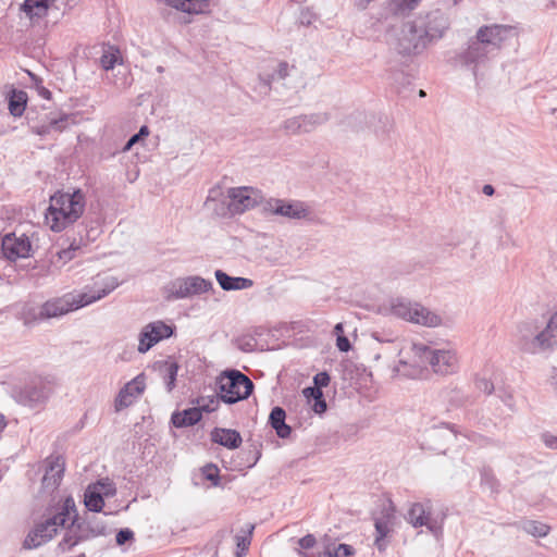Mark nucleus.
I'll return each mask as SVG.
<instances>
[{
    "label": "nucleus",
    "instance_id": "obj_2",
    "mask_svg": "<svg viewBox=\"0 0 557 557\" xmlns=\"http://www.w3.org/2000/svg\"><path fill=\"white\" fill-rule=\"evenodd\" d=\"M119 282L113 276L97 278L92 287H86V292L66 293L61 297L47 300L40 307L37 318L40 320L59 318L71 311L88 306L113 292Z\"/></svg>",
    "mask_w": 557,
    "mask_h": 557
},
{
    "label": "nucleus",
    "instance_id": "obj_58",
    "mask_svg": "<svg viewBox=\"0 0 557 557\" xmlns=\"http://www.w3.org/2000/svg\"><path fill=\"white\" fill-rule=\"evenodd\" d=\"M543 441L548 448L557 449V436L544 434Z\"/></svg>",
    "mask_w": 557,
    "mask_h": 557
},
{
    "label": "nucleus",
    "instance_id": "obj_15",
    "mask_svg": "<svg viewBox=\"0 0 557 557\" xmlns=\"http://www.w3.org/2000/svg\"><path fill=\"white\" fill-rule=\"evenodd\" d=\"M212 282L201 276H187L173 281L169 287V299H184L207 293Z\"/></svg>",
    "mask_w": 557,
    "mask_h": 557
},
{
    "label": "nucleus",
    "instance_id": "obj_44",
    "mask_svg": "<svg viewBox=\"0 0 557 557\" xmlns=\"http://www.w3.org/2000/svg\"><path fill=\"white\" fill-rule=\"evenodd\" d=\"M92 485L101 488V493L104 497H112L116 494L115 484L110 479L99 480L92 483Z\"/></svg>",
    "mask_w": 557,
    "mask_h": 557
},
{
    "label": "nucleus",
    "instance_id": "obj_64",
    "mask_svg": "<svg viewBox=\"0 0 557 557\" xmlns=\"http://www.w3.org/2000/svg\"><path fill=\"white\" fill-rule=\"evenodd\" d=\"M334 333L336 334L337 337H338V335H344V326L342 323H337L334 326Z\"/></svg>",
    "mask_w": 557,
    "mask_h": 557
},
{
    "label": "nucleus",
    "instance_id": "obj_18",
    "mask_svg": "<svg viewBox=\"0 0 557 557\" xmlns=\"http://www.w3.org/2000/svg\"><path fill=\"white\" fill-rule=\"evenodd\" d=\"M69 521H71V523L65 527L64 535L58 545V548L63 553L72 550L82 542L96 537L89 534V528H87L86 523L79 518L76 508L75 511L71 510V518Z\"/></svg>",
    "mask_w": 557,
    "mask_h": 557
},
{
    "label": "nucleus",
    "instance_id": "obj_34",
    "mask_svg": "<svg viewBox=\"0 0 557 557\" xmlns=\"http://www.w3.org/2000/svg\"><path fill=\"white\" fill-rule=\"evenodd\" d=\"M121 62V52L114 46H108L103 49V53L100 57V64L104 71L112 70L115 64Z\"/></svg>",
    "mask_w": 557,
    "mask_h": 557
},
{
    "label": "nucleus",
    "instance_id": "obj_19",
    "mask_svg": "<svg viewBox=\"0 0 557 557\" xmlns=\"http://www.w3.org/2000/svg\"><path fill=\"white\" fill-rule=\"evenodd\" d=\"M263 211L293 220L306 219L310 213L309 209L302 201H286L277 198H269L264 200Z\"/></svg>",
    "mask_w": 557,
    "mask_h": 557
},
{
    "label": "nucleus",
    "instance_id": "obj_39",
    "mask_svg": "<svg viewBox=\"0 0 557 557\" xmlns=\"http://www.w3.org/2000/svg\"><path fill=\"white\" fill-rule=\"evenodd\" d=\"M123 387H129L127 394L136 399L144 393L146 387L144 374L137 375L132 381L127 382Z\"/></svg>",
    "mask_w": 557,
    "mask_h": 557
},
{
    "label": "nucleus",
    "instance_id": "obj_50",
    "mask_svg": "<svg viewBox=\"0 0 557 557\" xmlns=\"http://www.w3.org/2000/svg\"><path fill=\"white\" fill-rule=\"evenodd\" d=\"M330 374L325 371L317 373L313 377L314 387L320 389L326 387L330 384Z\"/></svg>",
    "mask_w": 557,
    "mask_h": 557
},
{
    "label": "nucleus",
    "instance_id": "obj_6",
    "mask_svg": "<svg viewBox=\"0 0 557 557\" xmlns=\"http://www.w3.org/2000/svg\"><path fill=\"white\" fill-rule=\"evenodd\" d=\"M53 393L52 381L46 376H33L12 389L13 399L32 409L42 408Z\"/></svg>",
    "mask_w": 557,
    "mask_h": 557
},
{
    "label": "nucleus",
    "instance_id": "obj_30",
    "mask_svg": "<svg viewBox=\"0 0 557 557\" xmlns=\"http://www.w3.org/2000/svg\"><path fill=\"white\" fill-rule=\"evenodd\" d=\"M388 79L398 94L407 96V91L410 90L409 87L412 83L411 75L405 73L404 71H396L391 73Z\"/></svg>",
    "mask_w": 557,
    "mask_h": 557
},
{
    "label": "nucleus",
    "instance_id": "obj_20",
    "mask_svg": "<svg viewBox=\"0 0 557 557\" xmlns=\"http://www.w3.org/2000/svg\"><path fill=\"white\" fill-rule=\"evenodd\" d=\"M175 332V326L164 323L163 321H153L148 323L139 333L138 351L147 352L156 344L162 339L170 338Z\"/></svg>",
    "mask_w": 557,
    "mask_h": 557
},
{
    "label": "nucleus",
    "instance_id": "obj_10",
    "mask_svg": "<svg viewBox=\"0 0 557 557\" xmlns=\"http://www.w3.org/2000/svg\"><path fill=\"white\" fill-rule=\"evenodd\" d=\"M391 310L394 315L423 326L435 327L442 323L438 314L406 298L393 300Z\"/></svg>",
    "mask_w": 557,
    "mask_h": 557
},
{
    "label": "nucleus",
    "instance_id": "obj_31",
    "mask_svg": "<svg viewBox=\"0 0 557 557\" xmlns=\"http://www.w3.org/2000/svg\"><path fill=\"white\" fill-rule=\"evenodd\" d=\"M177 372L178 366L174 361H166L162 367H160V373L163 377L168 392H172L175 387Z\"/></svg>",
    "mask_w": 557,
    "mask_h": 557
},
{
    "label": "nucleus",
    "instance_id": "obj_37",
    "mask_svg": "<svg viewBox=\"0 0 557 557\" xmlns=\"http://www.w3.org/2000/svg\"><path fill=\"white\" fill-rule=\"evenodd\" d=\"M53 132H63L67 128L69 124L76 123V114L74 113H61L58 117H51L50 120Z\"/></svg>",
    "mask_w": 557,
    "mask_h": 557
},
{
    "label": "nucleus",
    "instance_id": "obj_54",
    "mask_svg": "<svg viewBox=\"0 0 557 557\" xmlns=\"http://www.w3.org/2000/svg\"><path fill=\"white\" fill-rule=\"evenodd\" d=\"M32 132L36 135H39V136H46V135H49L52 131V126H51V123L50 121H48V123H45V124H41V125H37V126H33L32 127Z\"/></svg>",
    "mask_w": 557,
    "mask_h": 557
},
{
    "label": "nucleus",
    "instance_id": "obj_46",
    "mask_svg": "<svg viewBox=\"0 0 557 557\" xmlns=\"http://www.w3.org/2000/svg\"><path fill=\"white\" fill-rule=\"evenodd\" d=\"M202 472H203L205 478L208 481H211L213 483V485L219 484L220 476H219V469L216 466H214L212 463L207 465L206 467H203Z\"/></svg>",
    "mask_w": 557,
    "mask_h": 557
},
{
    "label": "nucleus",
    "instance_id": "obj_21",
    "mask_svg": "<svg viewBox=\"0 0 557 557\" xmlns=\"http://www.w3.org/2000/svg\"><path fill=\"white\" fill-rule=\"evenodd\" d=\"M64 474V461L61 457H55L49 461V465L44 474L41 484L42 488L48 492H53L60 485Z\"/></svg>",
    "mask_w": 557,
    "mask_h": 557
},
{
    "label": "nucleus",
    "instance_id": "obj_57",
    "mask_svg": "<svg viewBox=\"0 0 557 557\" xmlns=\"http://www.w3.org/2000/svg\"><path fill=\"white\" fill-rule=\"evenodd\" d=\"M326 408L327 405L323 395L321 396V398H318L317 400L313 401L312 409L315 413L321 414L326 411Z\"/></svg>",
    "mask_w": 557,
    "mask_h": 557
},
{
    "label": "nucleus",
    "instance_id": "obj_36",
    "mask_svg": "<svg viewBox=\"0 0 557 557\" xmlns=\"http://www.w3.org/2000/svg\"><path fill=\"white\" fill-rule=\"evenodd\" d=\"M422 0H391V10L397 15H405L414 10Z\"/></svg>",
    "mask_w": 557,
    "mask_h": 557
},
{
    "label": "nucleus",
    "instance_id": "obj_45",
    "mask_svg": "<svg viewBox=\"0 0 557 557\" xmlns=\"http://www.w3.org/2000/svg\"><path fill=\"white\" fill-rule=\"evenodd\" d=\"M284 129L289 134H301L300 117L295 116L287 119L283 125Z\"/></svg>",
    "mask_w": 557,
    "mask_h": 557
},
{
    "label": "nucleus",
    "instance_id": "obj_38",
    "mask_svg": "<svg viewBox=\"0 0 557 557\" xmlns=\"http://www.w3.org/2000/svg\"><path fill=\"white\" fill-rule=\"evenodd\" d=\"M87 528H89V534L91 536H102L106 535L107 525L103 521L97 519L96 517H86L82 519Z\"/></svg>",
    "mask_w": 557,
    "mask_h": 557
},
{
    "label": "nucleus",
    "instance_id": "obj_7",
    "mask_svg": "<svg viewBox=\"0 0 557 557\" xmlns=\"http://www.w3.org/2000/svg\"><path fill=\"white\" fill-rule=\"evenodd\" d=\"M218 396L225 404L247 399L253 391L252 381L238 370L224 371L216 380Z\"/></svg>",
    "mask_w": 557,
    "mask_h": 557
},
{
    "label": "nucleus",
    "instance_id": "obj_42",
    "mask_svg": "<svg viewBox=\"0 0 557 557\" xmlns=\"http://www.w3.org/2000/svg\"><path fill=\"white\" fill-rule=\"evenodd\" d=\"M447 400L450 406L461 407L469 403V396L466 395L461 389H451L448 392Z\"/></svg>",
    "mask_w": 557,
    "mask_h": 557
},
{
    "label": "nucleus",
    "instance_id": "obj_32",
    "mask_svg": "<svg viewBox=\"0 0 557 557\" xmlns=\"http://www.w3.org/2000/svg\"><path fill=\"white\" fill-rule=\"evenodd\" d=\"M27 104V95L25 91H14L9 98V111L13 116H21Z\"/></svg>",
    "mask_w": 557,
    "mask_h": 557
},
{
    "label": "nucleus",
    "instance_id": "obj_53",
    "mask_svg": "<svg viewBox=\"0 0 557 557\" xmlns=\"http://www.w3.org/2000/svg\"><path fill=\"white\" fill-rule=\"evenodd\" d=\"M315 537L312 534H307L298 541V545L301 549H310L315 545Z\"/></svg>",
    "mask_w": 557,
    "mask_h": 557
},
{
    "label": "nucleus",
    "instance_id": "obj_25",
    "mask_svg": "<svg viewBox=\"0 0 557 557\" xmlns=\"http://www.w3.org/2000/svg\"><path fill=\"white\" fill-rule=\"evenodd\" d=\"M214 275L220 287L224 290H242L250 288L253 285L250 278L231 276L222 270H216Z\"/></svg>",
    "mask_w": 557,
    "mask_h": 557
},
{
    "label": "nucleus",
    "instance_id": "obj_56",
    "mask_svg": "<svg viewBox=\"0 0 557 557\" xmlns=\"http://www.w3.org/2000/svg\"><path fill=\"white\" fill-rule=\"evenodd\" d=\"M219 398H215V397H212L209 399V401L207 404H202L200 405L198 408L201 409V413L205 411V412H212L214 411L216 408H218V405H219Z\"/></svg>",
    "mask_w": 557,
    "mask_h": 557
},
{
    "label": "nucleus",
    "instance_id": "obj_8",
    "mask_svg": "<svg viewBox=\"0 0 557 557\" xmlns=\"http://www.w3.org/2000/svg\"><path fill=\"white\" fill-rule=\"evenodd\" d=\"M411 349L419 359V367L429 363L435 373L443 375L451 374L458 369V358L450 349H433L425 344H413Z\"/></svg>",
    "mask_w": 557,
    "mask_h": 557
},
{
    "label": "nucleus",
    "instance_id": "obj_14",
    "mask_svg": "<svg viewBox=\"0 0 557 557\" xmlns=\"http://www.w3.org/2000/svg\"><path fill=\"white\" fill-rule=\"evenodd\" d=\"M375 528V546L380 552L386 548L385 539L394 532L397 523L396 507L391 499L384 502L377 512L373 516Z\"/></svg>",
    "mask_w": 557,
    "mask_h": 557
},
{
    "label": "nucleus",
    "instance_id": "obj_61",
    "mask_svg": "<svg viewBox=\"0 0 557 557\" xmlns=\"http://www.w3.org/2000/svg\"><path fill=\"white\" fill-rule=\"evenodd\" d=\"M249 544H250V541H249V539H247L246 536L237 537V547H238V549H240L242 552L247 550V549H248Z\"/></svg>",
    "mask_w": 557,
    "mask_h": 557
},
{
    "label": "nucleus",
    "instance_id": "obj_4",
    "mask_svg": "<svg viewBox=\"0 0 557 557\" xmlns=\"http://www.w3.org/2000/svg\"><path fill=\"white\" fill-rule=\"evenodd\" d=\"M71 510L75 511V502L72 496L65 497L62 505L48 508L46 519L28 533L23 546L32 549L50 541L57 534L59 528L65 527L71 518Z\"/></svg>",
    "mask_w": 557,
    "mask_h": 557
},
{
    "label": "nucleus",
    "instance_id": "obj_22",
    "mask_svg": "<svg viewBox=\"0 0 557 557\" xmlns=\"http://www.w3.org/2000/svg\"><path fill=\"white\" fill-rule=\"evenodd\" d=\"M210 437L213 443L227 449H236L243 442L240 433L233 429L214 428L210 433Z\"/></svg>",
    "mask_w": 557,
    "mask_h": 557
},
{
    "label": "nucleus",
    "instance_id": "obj_12",
    "mask_svg": "<svg viewBox=\"0 0 557 557\" xmlns=\"http://www.w3.org/2000/svg\"><path fill=\"white\" fill-rule=\"evenodd\" d=\"M227 209L232 214H242L248 210L264 203L262 193L253 187H232L227 190Z\"/></svg>",
    "mask_w": 557,
    "mask_h": 557
},
{
    "label": "nucleus",
    "instance_id": "obj_28",
    "mask_svg": "<svg viewBox=\"0 0 557 557\" xmlns=\"http://www.w3.org/2000/svg\"><path fill=\"white\" fill-rule=\"evenodd\" d=\"M50 0H24L20 10L30 20H40L48 14Z\"/></svg>",
    "mask_w": 557,
    "mask_h": 557
},
{
    "label": "nucleus",
    "instance_id": "obj_9",
    "mask_svg": "<svg viewBox=\"0 0 557 557\" xmlns=\"http://www.w3.org/2000/svg\"><path fill=\"white\" fill-rule=\"evenodd\" d=\"M446 516L443 509L434 511L432 502L426 499L411 504L406 519L413 528L425 527L432 535L440 539L443 535Z\"/></svg>",
    "mask_w": 557,
    "mask_h": 557
},
{
    "label": "nucleus",
    "instance_id": "obj_1",
    "mask_svg": "<svg viewBox=\"0 0 557 557\" xmlns=\"http://www.w3.org/2000/svg\"><path fill=\"white\" fill-rule=\"evenodd\" d=\"M517 35L516 28L510 25L492 24L483 25L473 38L468 41V47L458 54V60L468 67L479 83L484 77V70L488 61L494 58L504 44Z\"/></svg>",
    "mask_w": 557,
    "mask_h": 557
},
{
    "label": "nucleus",
    "instance_id": "obj_13",
    "mask_svg": "<svg viewBox=\"0 0 557 557\" xmlns=\"http://www.w3.org/2000/svg\"><path fill=\"white\" fill-rule=\"evenodd\" d=\"M416 27L420 29L430 45L444 36L449 28V21L444 12L435 10L424 16L416 17L410 29L414 32Z\"/></svg>",
    "mask_w": 557,
    "mask_h": 557
},
{
    "label": "nucleus",
    "instance_id": "obj_47",
    "mask_svg": "<svg viewBox=\"0 0 557 557\" xmlns=\"http://www.w3.org/2000/svg\"><path fill=\"white\" fill-rule=\"evenodd\" d=\"M257 345L256 338L251 336H243L238 338V347L240 350L249 352L253 351L255 347Z\"/></svg>",
    "mask_w": 557,
    "mask_h": 557
},
{
    "label": "nucleus",
    "instance_id": "obj_40",
    "mask_svg": "<svg viewBox=\"0 0 557 557\" xmlns=\"http://www.w3.org/2000/svg\"><path fill=\"white\" fill-rule=\"evenodd\" d=\"M355 550L351 545L348 544H339L335 548H331L330 546L325 547L323 553L324 557H349L354 555Z\"/></svg>",
    "mask_w": 557,
    "mask_h": 557
},
{
    "label": "nucleus",
    "instance_id": "obj_17",
    "mask_svg": "<svg viewBox=\"0 0 557 557\" xmlns=\"http://www.w3.org/2000/svg\"><path fill=\"white\" fill-rule=\"evenodd\" d=\"M413 25V21L407 22L401 26L396 49L399 54L403 55H416L423 52L429 42L424 38V35L420 32L418 27L416 30L410 29V26Z\"/></svg>",
    "mask_w": 557,
    "mask_h": 557
},
{
    "label": "nucleus",
    "instance_id": "obj_35",
    "mask_svg": "<svg viewBox=\"0 0 557 557\" xmlns=\"http://www.w3.org/2000/svg\"><path fill=\"white\" fill-rule=\"evenodd\" d=\"M522 530L535 537H544L549 532V527L543 522L534 520H525L521 523Z\"/></svg>",
    "mask_w": 557,
    "mask_h": 557
},
{
    "label": "nucleus",
    "instance_id": "obj_59",
    "mask_svg": "<svg viewBox=\"0 0 557 557\" xmlns=\"http://www.w3.org/2000/svg\"><path fill=\"white\" fill-rule=\"evenodd\" d=\"M36 90L38 95L46 100H50L52 97L51 91L48 88H46L44 84L38 83V87L36 88Z\"/></svg>",
    "mask_w": 557,
    "mask_h": 557
},
{
    "label": "nucleus",
    "instance_id": "obj_60",
    "mask_svg": "<svg viewBox=\"0 0 557 557\" xmlns=\"http://www.w3.org/2000/svg\"><path fill=\"white\" fill-rule=\"evenodd\" d=\"M499 397L507 407H509L510 409L513 408V397L511 394L504 392L503 395H499Z\"/></svg>",
    "mask_w": 557,
    "mask_h": 557
},
{
    "label": "nucleus",
    "instance_id": "obj_23",
    "mask_svg": "<svg viewBox=\"0 0 557 557\" xmlns=\"http://www.w3.org/2000/svg\"><path fill=\"white\" fill-rule=\"evenodd\" d=\"M292 71H295L294 66L290 67L287 62H280L277 69L272 73L259 76V88L267 94L272 84L285 81Z\"/></svg>",
    "mask_w": 557,
    "mask_h": 557
},
{
    "label": "nucleus",
    "instance_id": "obj_26",
    "mask_svg": "<svg viewBox=\"0 0 557 557\" xmlns=\"http://www.w3.org/2000/svg\"><path fill=\"white\" fill-rule=\"evenodd\" d=\"M285 420L286 412L282 407L276 406L272 408L269 416V424L280 438H287L292 434V428L286 424Z\"/></svg>",
    "mask_w": 557,
    "mask_h": 557
},
{
    "label": "nucleus",
    "instance_id": "obj_27",
    "mask_svg": "<svg viewBox=\"0 0 557 557\" xmlns=\"http://www.w3.org/2000/svg\"><path fill=\"white\" fill-rule=\"evenodd\" d=\"M202 418L201 409L191 407L183 411H175L172 413L171 422L175 428H186L197 424Z\"/></svg>",
    "mask_w": 557,
    "mask_h": 557
},
{
    "label": "nucleus",
    "instance_id": "obj_63",
    "mask_svg": "<svg viewBox=\"0 0 557 557\" xmlns=\"http://www.w3.org/2000/svg\"><path fill=\"white\" fill-rule=\"evenodd\" d=\"M482 191L486 196H493L495 194V188L492 185L486 184L483 186Z\"/></svg>",
    "mask_w": 557,
    "mask_h": 557
},
{
    "label": "nucleus",
    "instance_id": "obj_24",
    "mask_svg": "<svg viewBox=\"0 0 557 557\" xmlns=\"http://www.w3.org/2000/svg\"><path fill=\"white\" fill-rule=\"evenodd\" d=\"M171 8L187 14H203L210 10V0H162Z\"/></svg>",
    "mask_w": 557,
    "mask_h": 557
},
{
    "label": "nucleus",
    "instance_id": "obj_16",
    "mask_svg": "<svg viewBox=\"0 0 557 557\" xmlns=\"http://www.w3.org/2000/svg\"><path fill=\"white\" fill-rule=\"evenodd\" d=\"M1 251L5 259L15 261L30 257L32 242L25 233L9 232L0 236Z\"/></svg>",
    "mask_w": 557,
    "mask_h": 557
},
{
    "label": "nucleus",
    "instance_id": "obj_62",
    "mask_svg": "<svg viewBox=\"0 0 557 557\" xmlns=\"http://www.w3.org/2000/svg\"><path fill=\"white\" fill-rule=\"evenodd\" d=\"M27 73L29 75L30 81L34 84L35 89L38 87V83L42 84V79L39 76H37L36 74H34V73H32L29 71Z\"/></svg>",
    "mask_w": 557,
    "mask_h": 557
},
{
    "label": "nucleus",
    "instance_id": "obj_48",
    "mask_svg": "<svg viewBox=\"0 0 557 557\" xmlns=\"http://www.w3.org/2000/svg\"><path fill=\"white\" fill-rule=\"evenodd\" d=\"M133 539H134V532L128 528L119 530L115 535L116 544L120 546L124 545L128 541H132Z\"/></svg>",
    "mask_w": 557,
    "mask_h": 557
},
{
    "label": "nucleus",
    "instance_id": "obj_3",
    "mask_svg": "<svg viewBox=\"0 0 557 557\" xmlns=\"http://www.w3.org/2000/svg\"><path fill=\"white\" fill-rule=\"evenodd\" d=\"M86 203V193L81 188H67L51 195L46 213L51 231L59 233L76 223L83 216Z\"/></svg>",
    "mask_w": 557,
    "mask_h": 557
},
{
    "label": "nucleus",
    "instance_id": "obj_52",
    "mask_svg": "<svg viewBox=\"0 0 557 557\" xmlns=\"http://www.w3.org/2000/svg\"><path fill=\"white\" fill-rule=\"evenodd\" d=\"M302 394L309 401H311V400L314 401L318 398H321V396L323 395V392H322V389L315 388L314 386H309V387L304 388Z\"/></svg>",
    "mask_w": 557,
    "mask_h": 557
},
{
    "label": "nucleus",
    "instance_id": "obj_49",
    "mask_svg": "<svg viewBox=\"0 0 557 557\" xmlns=\"http://www.w3.org/2000/svg\"><path fill=\"white\" fill-rule=\"evenodd\" d=\"M475 386L479 391L490 395L494 391V384L485 377H476Z\"/></svg>",
    "mask_w": 557,
    "mask_h": 557
},
{
    "label": "nucleus",
    "instance_id": "obj_43",
    "mask_svg": "<svg viewBox=\"0 0 557 557\" xmlns=\"http://www.w3.org/2000/svg\"><path fill=\"white\" fill-rule=\"evenodd\" d=\"M149 135V128L146 125H143L138 133L132 135L129 139L126 141L124 147L122 148L123 152H126L132 149V147L143 140L145 137Z\"/></svg>",
    "mask_w": 557,
    "mask_h": 557
},
{
    "label": "nucleus",
    "instance_id": "obj_41",
    "mask_svg": "<svg viewBox=\"0 0 557 557\" xmlns=\"http://www.w3.org/2000/svg\"><path fill=\"white\" fill-rule=\"evenodd\" d=\"M128 389L129 387H122L120 389L114 401V408L116 412L129 407L134 403L135 399L127 394Z\"/></svg>",
    "mask_w": 557,
    "mask_h": 557
},
{
    "label": "nucleus",
    "instance_id": "obj_5",
    "mask_svg": "<svg viewBox=\"0 0 557 557\" xmlns=\"http://www.w3.org/2000/svg\"><path fill=\"white\" fill-rule=\"evenodd\" d=\"M515 336L517 346L528 354L553 351L557 347V339L550 334L546 322L537 319L520 322Z\"/></svg>",
    "mask_w": 557,
    "mask_h": 557
},
{
    "label": "nucleus",
    "instance_id": "obj_33",
    "mask_svg": "<svg viewBox=\"0 0 557 557\" xmlns=\"http://www.w3.org/2000/svg\"><path fill=\"white\" fill-rule=\"evenodd\" d=\"M302 133L312 132L318 125L325 123L329 120L326 113H313L307 115H299Z\"/></svg>",
    "mask_w": 557,
    "mask_h": 557
},
{
    "label": "nucleus",
    "instance_id": "obj_11",
    "mask_svg": "<svg viewBox=\"0 0 557 557\" xmlns=\"http://www.w3.org/2000/svg\"><path fill=\"white\" fill-rule=\"evenodd\" d=\"M351 120L357 123L352 125L354 129L357 132L362 131V124H366V126L370 128L376 138L381 141H387L392 139V135L394 134L395 129V123L394 120L387 114H368L358 112L351 116Z\"/></svg>",
    "mask_w": 557,
    "mask_h": 557
},
{
    "label": "nucleus",
    "instance_id": "obj_29",
    "mask_svg": "<svg viewBox=\"0 0 557 557\" xmlns=\"http://www.w3.org/2000/svg\"><path fill=\"white\" fill-rule=\"evenodd\" d=\"M104 496L101 488L89 484L84 493V504L91 512H100L104 506Z\"/></svg>",
    "mask_w": 557,
    "mask_h": 557
},
{
    "label": "nucleus",
    "instance_id": "obj_51",
    "mask_svg": "<svg viewBox=\"0 0 557 557\" xmlns=\"http://www.w3.org/2000/svg\"><path fill=\"white\" fill-rule=\"evenodd\" d=\"M481 481L485 484H488L492 490H495L498 485L497 480L490 469H483L481 471Z\"/></svg>",
    "mask_w": 557,
    "mask_h": 557
},
{
    "label": "nucleus",
    "instance_id": "obj_55",
    "mask_svg": "<svg viewBox=\"0 0 557 557\" xmlns=\"http://www.w3.org/2000/svg\"><path fill=\"white\" fill-rule=\"evenodd\" d=\"M336 347L342 352H347L351 349V344L345 335H338L336 337Z\"/></svg>",
    "mask_w": 557,
    "mask_h": 557
}]
</instances>
